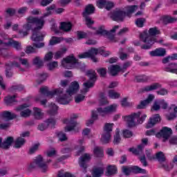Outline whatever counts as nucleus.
Wrapping results in <instances>:
<instances>
[{
	"mask_svg": "<svg viewBox=\"0 0 177 177\" xmlns=\"http://www.w3.org/2000/svg\"><path fill=\"white\" fill-rule=\"evenodd\" d=\"M55 9H56V6L51 5L46 8L47 12L44 13L43 17L40 18L33 17H28V23L23 26V29L25 30H19V34L22 35V37H26V35H28V31L32 30L33 33L31 38L32 40L36 42L33 44L35 48L39 49L45 46V43L39 42V41H44L45 34H43L39 30H42L44 24H45V19H44V18L50 16V15H52V10H55Z\"/></svg>",
	"mask_w": 177,
	"mask_h": 177,
	"instance_id": "obj_1",
	"label": "nucleus"
},
{
	"mask_svg": "<svg viewBox=\"0 0 177 177\" xmlns=\"http://www.w3.org/2000/svg\"><path fill=\"white\" fill-rule=\"evenodd\" d=\"M80 90V84L78 82L74 81L71 83V86L66 91L67 94L63 93V88H56L52 91H48V87H43L40 88L41 95L39 97H36V100H40L41 104L44 105L46 104V100H41L42 97H53L55 95H57V100L60 104H68L71 102V95L74 93H77Z\"/></svg>",
	"mask_w": 177,
	"mask_h": 177,
	"instance_id": "obj_2",
	"label": "nucleus"
},
{
	"mask_svg": "<svg viewBox=\"0 0 177 177\" xmlns=\"http://www.w3.org/2000/svg\"><path fill=\"white\" fill-rule=\"evenodd\" d=\"M86 75L88 77L89 80L83 84V89L81 90L82 94H78L75 97V103H81V102H84L85 95H86L87 92H89L91 88H93L95 86V82H96V72L92 70L87 71Z\"/></svg>",
	"mask_w": 177,
	"mask_h": 177,
	"instance_id": "obj_3",
	"label": "nucleus"
},
{
	"mask_svg": "<svg viewBox=\"0 0 177 177\" xmlns=\"http://www.w3.org/2000/svg\"><path fill=\"white\" fill-rule=\"evenodd\" d=\"M160 34V30L157 27L151 28L149 30V33L147 31H144L140 35V38L142 42L145 44L142 46V49H150L157 40L156 39V35Z\"/></svg>",
	"mask_w": 177,
	"mask_h": 177,
	"instance_id": "obj_4",
	"label": "nucleus"
},
{
	"mask_svg": "<svg viewBox=\"0 0 177 177\" xmlns=\"http://www.w3.org/2000/svg\"><path fill=\"white\" fill-rule=\"evenodd\" d=\"M140 112L133 113L131 115L123 116L122 118L127 122L129 128H133L139 124H143L147 118V115L144 114L140 117Z\"/></svg>",
	"mask_w": 177,
	"mask_h": 177,
	"instance_id": "obj_5",
	"label": "nucleus"
},
{
	"mask_svg": "<svg viewBox=\"0 0 177 177\" xmlns=\"http://www.w3.org/2000/svg\"><path fill=\"white\" fill-rule=\"evenodd\" d=\"M138 9H139L138 6H129L126 7L127 12L121 10L114 11L111 15V19L115 21H122L125 19V16L131 15L133 12H136Z\"/></svg>",
	"mask_w": 177,
	"mask_h": 177,
	"instance_id": "obj_6",
	"label": "nucleus"
},
{
	"mask_svg": "<svg viewBox=\"0 0 177 177\" xmlns=\"http://www.w3.org/2000/svg\"><path fill=\"white\" fill-rule=\"evenodd\" d=\"M96 55H102L105 57H107L110 55L109 51H104L102 49L91 48L88 52L83 54L79 55L80 59H86V57H91V60L94 63H97V58H96Z\"/></svg>",
	"mask_w": 177,
	"mask_h": 177,
	"instance_id": "obj_7",
	"label": "nucleus"
},
{
	"mask_svg": "<svg viewBox=\"0 0 177 177\" xmlns=\"http://www.w3.org/2000/svg\"><path fill=\"white\" fill-rule=\"evenodd\" d=\"M119 28V26H115L110 31H107L104 28V26H102L97 30V34H100V35H106L111 42H116L115 37H114V32H115V31Z\"/></svg>",
	"mask_w": 177,
	"mask_h": 177,
	"instance_id": "obj_8",
	"label": "nucleus"
},
{
	"mask_svg": "<svg viewBox=\"0 0 177 177\" xmlns=\"http://www.w3.org/2000/svg\"><path fill=\"white\" fill-rule=\"evenodd\" d=\"M114 124L106 123L104 127V133L102 135L101 142L104 145L109 143L111 139V132H113V126Z\"/></svg>",
	"mask_w": 177,
	"mask_h": 177,
	"instance_id": "obj_9",
	"label": "nucleus"
},
{
	"mask_svg": "<svg viewBox=\"0 0 177 177\" xmlns=\"http://www.w3.org/2000/svg\"><path fill=\"white\" fill-rule=\"evenodd\" d=\"M95 12V7L92 4H89L86 6L84 12H83V17L85 18L86 24H87L88 27H91L92 24H93V21L89 17V15H92V13Z\"/></svg>",
	"mask_w": 177,
	"mask_h": 177,
	"instance_id": "obj_10",
	"label": "nucleus"
},
{
	"mask_svg": "<svg viewBox=\"0 0 177 177\" xmlns=\"http://www.w3.org/2000/svg\"><path fill=\"white\" fill-rule=\"evenodd\" d=\"M77 118H78V115H73V116L71 117L70 119L66 118L63 120L64 124L69 125L65 127V132H71V131H74V128L77 127V121H75Z\"/></svg>",
	"mask_w": 177,
	"mask_h": 177,
	"instance_id": "obj_11",
	"label": "nucleus"
},
{
	"mask_svg": "<svg viewBox=\"0 0 177 177\" xmlns=\"http://www.w3.org/2000/svg\"><path fill=\"white\" fill-rule=\"evenodd\" d=\"M109 113L110 111H93L91 113V118L87 120L86 122V127H91V125H92L93 122H95V121L97 120L99 115H100L101 117H106V115H109Z\"/></svg>",
	"mask_w": 177,
	"mask_h": 177,
	"instance_id": "obj_12",
	"label": "nucleus"
},
{
	"mask_svg": "<svg viewBox=\"0 0 177 177\" xmlns=\"http://www.w3.org/2000/svg\"><path fill=\"white\" fill-rule=\"evenodd\" d=\"M75 64H77V59L74 56H68L62 61V66L64 68H73Z\"/></svg>",
	"mask_w": 177,
	"mask_h": 177,
	"instance_id": "obj_13",
	"label": "nucleus"
},
{
	"mask_svg": "<svg viewBox=\"0 0 177 177\" xmlns=\"http://www.w3.org/2000/svg\"><path fill=\"white\" fill-rule=\"evenodd\" d=\"M33 162L35 164L36 167L37 166L40 169H41V172H46L48 171V165L46 162H44V158L42 156H37L33 160Z\"/></svg>",
	"mask_w": 177,
	"mask_h": 177,
	"instance_id": "obj_14",
	"label": "nucleus"
},
{
	"mask_svg": "<svg viewBox=\"0 0 177 177\" xmlns=\"http://www.w3.org/2000/svg\"><path fill=\"white\" fill-rule=\"evenodd\" d=\"M156 160H158L160 163L159 168H163L165 171H169V167L167 164H164L167 158H165V155L162 151H159L156 155Z\"/></svg>",
	"mask_w": 177,
	"mask_h": 177,
	"instance_id": "obj_15",
	"label": "nucleus"
},
{
	"mask_svg": "<svg viewBox=\"0 0 177 177\" xmlns=\"http://www.w3.org/2000/svg\"><path fill=\"white\" fill-rule=\"evenodd\" d=\"M160 109H162V110H167L168 109V102L165 100H156L154 101L152 109L154 111H158Z\"/></svg>",
	"mask_w": 177,
	"mask_h": 177,
	"instance_id": "obj_16",
	"label": "nucleus"
},
{
	"mask_svg": "<svg viewBox=\"0 0 177 177\" xmlns=\"http://www.w3.org/2000/svg\"><path fill=\"white\" fill-rule=\"evenodd\" d=\"M91 160V156L88 153H85L80 158L79 165L83 169L84 174H86V168H88V161Z\"/></svg>",
	"mask_w": 177,
	"mask_h": 177,
	"instance_id": "obj_17",
	"label": "nucleus"
},
{
	"mask_svg": "<svg viewBox=\"0 0 177 177\" xmlns=\"http://www.w3.org/2000/svg\"><path fill=\"white\" fill-rule=\"evenodd\" d=\"M0 45L3 46H12L16 50H21V44L12 39H10L7 43H3V41L0 39Z\"/></svg>",
	"mask_w": 177,
	"mask_h": 177,
	"instance_id": "obj_18",
	"label": "nucleus"
},
{
	"mask_svg": "<svg viewBox=\"0 0 177 177\" xmlns=\"http://www.w3.org/2000/svg\"><path fill=\"white\" fill-rule=\"evenodd\" d=\"M161 121V116L158 114H155L152 117L149 118V120L147 124L145 126L147 129H150V128H153L156 124H158Z\"/></svg>",
	"mask_w": 177,
	"mask_h": 177,
	"instance_id": "obj_19",
	"label": "nucleus"
},
{
	"mask_svg": "<svg viewBox=\"0 0 177 177\" xmlns=\"http://www.w3.org/2000/svg\"><path fill=\"white\" fill-rule=\"evenodd\" d=\"M153 100H154V95H153V94H149L146 100L140 101V104L137 105L138 110H143L146 109Z\"/></svg>",
	"mask_w": 177,
	"mask_h": 177,
	"instance_id": "obj_20",
	"label": "nucleus"
},
{
	"mask_svg": "<svg viewBox=\"0 0 177 177\" xmlns=\"http://www.w3.org/2000/svg\"><path fill=\"white\" fill-rule=\"evenodd\" d=\"M45 122L47 124H45V123H41L38 125L37 129L39 131H45V129H46L48 128V127H49L50 125H51L52 128H55V125H56V120L53 118L47 119L45 121Z\"/></svg>",
	"mask_w": 177,
	"mask_h": 177,
	"instance_id": "obj_21",
	"label": "nucleus"
},
{
	"mask_svg": "<svg viewBox=\"0 0 177 177\" xmlns=\"http://www.w3.org/2000/svg\"><path fill=\"white\" fill-rule=\"evenodd\" d=\"M12 67L20 68V64L17 62H10L6 65V75L8 78H10L13 75V73L10 71Z\"/></svg>",
	"mask_w": 177,
	"mask_h": 177,
	"instance_id": "obj_22",
	"label": "nucleus"
},
{
	"mask_svg": "<svg viewBox=\"0 0 177 177\" xmlns=\"http://www.w3.org/2000/svg\"><path fill=\"white\" fill-rule=\"evenodd\" d=\"M158 135L163 138V139H165L166 140H168L169 138H171V135H172V129L167 127H164L162 128V129L158 133Z\"/></svg>",
	"mask_w": 177,
	"mask_h": 177,
	"instance_id": "obj_23",
	"label": "nucleus"
},
{
	"mask_svg": "<svg viewBox=\"0 0 177 177\" xmlns=\"http://www.w3.org/2000/svg\"><path fill=\"white\" fill-rule=\"evenodd\" d=\"M1 118L3 120V121H12V120H15V118H17V115L12 113L9 111L3 112L1 115Z\"/></svg>",
	"mask_w": 177,
	"mask_h": 177,
	"instance_id": "obj_24",
	"label": "nucleus"
},
{
	"mask_svg": "<svg viewBox=\"0 0 177 177\" xmlns=\"http://www.w3.org/2000/svg\"><path fill=\"white\" fill-rule=\"evenodd\" d=\"M16 97L17 96L16 95H8L4 98L5 104L7 106H13L15 103H17V100H16Z\"/></svg>",
	"mask_w": 177,
	"mask_h": 177,
	"instance_id": "obj_25",
	"label": "nucleus"
},
{
	"mask_svg": "<svg viewBox=\"0 0 177 177\" xmlns=\"http://www.w3.org/2000/svg\"><path fill=\"white\" fill-rule=\"evenodd\" d=\"M121 67L118 65H111L108 68V71L110 73L111 75L115 76L121 71Z\"/></svg>",
	"mask_w": 177,
	"mask_h": 177,
	"instance_id": "obj_26",
	"label": "nucleus"
},
{
	"mask_svg": "<svg viewBox=\"0 0 177 177\" xmlns=\"http://www.w3.org/2000/svg\"><path fill=\"white\" fill-rule=\"evenodd\" d=\"M166 53H167V51L165 50V48H156L155 50L151 51L149 53L151 56H159V57L165 56Z\"/></svg>",
	"mask_w": 177,
	"mask_h": 177,
	"instance_id": "obj_27",
	"label": "nucleus"
},
{
	"mask_svg": "<svg viewBox=\"0 0 177 177\" xmlns=\"http://www.w3.org/2000/svg\"><path fill=\"white\" fill-rule=\"evenodd\" d=\"M129 151L135 156H140L143 153V145H139L137 148L131 147L129 149Z\"/></svg>",
	"mask_w": 177,
	"mask_h": 177,
	"instance_id": "obj_28",
	"label": "nucleus"
},
{
	"mask_svg": "<svg viewBox=\"0 0 177 177\" xmlns=\"http://www.w3.org/2000/svg\"><path fill=\"white\" fill-rule=\"evenodd\" d=\"M13 137H8L4 142H1V147L3 149H9L12 146V143L14 142Z\"/></svg>",
	"mask_w": 177,
	"mask_h": 177,
	"instance_id": "obj_29",
	"label": "nucleus"
},
{
	"mask_svg": "<svg viewBox=\"0 0 177 177\" xmlns=\"http://www.w3.org/2000/svg\"><path fill=\"white\" fill-rule=\"evenodd\" d=\"M161 86L158 83H154L150 86H146L145 87L142 88V92H150L151 91H156V89H158Z\"/></svg>",
	"mask_w": 177,
	"mask_h": 177,
	"instance_id": "obj_30",
	"label": "nucleus"
},
{
	"mask_svg": "<svg viewBox=\"0 0 177 177\" xmlns=\"http://www.w3.org/2000/svg\"><path fill=\"white\" fill-rule=\"evenodd\" d=\"M73 25L70 22H61L59 29L65 32H68V31H71V28Z\"/></svg>",
	"mask_w": 177,
	"mask_h": 177,
	"instance_id": "obj_31",
	"label": "nucleus"
},
{
	"mask_svg": "<svg viewBox=\"0 0 177 177\" xmlns=\"http://www.w3.org/2000/svg\"><path fill=\"white\" fill-rule=\"evenodd\" d=\"M117 109H118V104H113L106 106L104 108V109H103L102 107H100L97 109V111H115Z\"/></svg>",
	"mask_w": 177,
	"mask_h": 177,
	"instance_id": "obj_32",
	"label": "nucleus"
},
{
	"mask_svg": "<svg viewBox=\"0 0 177 177\" xmlns=\"http://www.w3.org/2000/svg\"><path fill=\"white\" fill-rule=\"evenodd\" d=\"M117 172H118V169L117 168V166H115V165H109L106 167V174L109 176H110L111 175H115V174H117Z\"/></svg>",
	"mask_w": 177,
	"mask_h": 177,
	"instance_id": "obj_33",
	"label": "nucleus"
},
{
	"mask_svg": "<svg viewBox=\"0 0 177 177\" xmlns=\"http://www.w3.org/2000/svg\"><path fill=\"white\" fill-rule=\"evenodd\" d=\"M104 174V170L102 167H95L93 169V177H102V175Z\"/></svg>",
	"mask_w": 177,
	"mask_h": 177,
	"instance_id": "obj_34",
	"label": "nucleus"
},
{
	"mask_svg": "<svg viewBox=\"0 0 177 177\" xmlns=\"http://www.w3.org/2000/svg\"><path fill=\"white\" fill-rule=\"evenodd\" d=\"M165 71L177 75V64H170L169 66L165 68Z\"/></svg>",
	"mask_w": 177,
	"mask_h": 177,
	"instance_id": "obj_35",
	"label": "nucleus"
},
{
	"mask_svg": "<svg viewBox=\"0 0 177 177\" xmlns=\"http://www.w3.org/2000/svg\"><path fill=\"white\" fill-rule=\"evenodd\" d=\"M131 174H146L147 171L145 169H142L138 166L131 167Z\"/></svg>",
	"mask_w": 177,
	"mask_h": 177,
	"instance_id": "obj_36",
	"label": "nucleus"
},
{
	"mask_svg": "<svg viewBox=\"0 0 177 177\" xmlns=\"http://www.w3.org/2000/svg\"><path fill=\"white\" fill-rule=\"evenodd\" d=\"M93 154H94L95 157H97V158L103 157V156H104L103 149H102L99 147H95L94 148Z\"/></svg>",
	"mask_w": 177,
	"mask_h": 177,
	"instance_id": "obj_37",
	"label": "nucleus"
},
{
	"mask_svg": "<svg viewBox=\"0 0 177 177\" xmlns=\"http://www.w3.org/2000/svg\"><path fill=\"white\" fill-rule=\"evenodd\" d=\"M17 59L18 62L24 66V68H30V62H28V59L22 58L21 57H18Z\"/></svg>",
	"mask_w": 177,
	"mask_h": 177,
	"instance_id": "obj_38",
	"label": "nucleus"
},
{
	"mask_svg": "<svg viewBox=\"0 0 177 177\" xmlns=\"http://www.w3.org/2000/svg\"><path fill=\"white\" fill-rule=\"evenodd\" d=\"M108 96L111 99H118L121 97V94L114 90H109L108 92Z\"/></svg>",
	"mask_w": 177,
	"mask_h": 177,
	"instance_id": "obj_39",
	"label": "nucleus"
},
{
	"mask_svg": "<svg viewBox=\"0 0 177 177\" xmlns=\"http://www.w3.org/2000/svg\"><path fill=\"white\" fill-rule=\"evenodd\" d=\"M24 143H26V140L21 137H19L15 141V147L16 149H20V147H21Z\"/></svg>",
	"mask_w": 177,
	"mask_h": 177,
	"instance_id": "obj_40",
	"label": "nucleus"
},
{
	"mask_svg": "<svg viewBox=\"0 0 177 177\" xmlns=\"http://www.w3.org/2000/svg\"><path fill=\"white\" fill-rule=\"evenodd\" d=\"M67 52V48H63L61 50H58L57 53H55L54 55V59L57 60V59H60L61 57H63V55Z\"/></svg>",
	"mask_w": 177,
	"mask_h": 177,
	"instance_id": "obj_41",
	"label": "nucleus"
},
{
	"mask_svg": "<svg viewBox=\"0 0 177 177\" xmlns=\"http://www.w3.org/2000/svg\"><path fill=\"white\" fill-rule=\"evenodd\" d=\"M28 107H30V104H21V105H19L16 108V111H31L30 110V109H28Z\"/></svg>",
	"mask_w": 177,
	"mask_h": 177,
	"instance_id": "obj_42",
	"label": "nucleus"
},
{
	"mask_svg": "<svg viewBox=\"0 0 177 177\" xmlns=\"http://www.w3.org/2000/svg\"><path fill=\"white\" fill-rule=\"evenodd\" d=\"M33 64L37 67H42L44 66V61L39 57H35L32 60Z\"/></svg>",
	"mask_w": 177,
	"mask_h": 177,
	"instance_id": "obj_43",
	"label": "nucleus"
},
{
	"mask_svg": "<svg viewBox=\"0 0 177 177\" xmlns=\"http://www.w3.org/2000/svg\"><path fill=\"white\" fill-rule=\"evenodd\" d=\"M122 107H132L133 106V102H128V99L127 97L123 98L121 101Z\"/></svg>",
	"mask_w": 177,
	"mask_h": 177,
	"instance_id": "obj_44",
	"label": "nucleus"
},
{
	"mask_svg": "<svg viewBox=\"0 0 177 177\" xmlns=\"http://www.w3.org/2000/svg\"><path fill=\"white\" fill-rule=\"evenodd\" d=\"M60 42H62V37H53L50 40L49 45L53 46V45H57Z\"/></svg>",
	"mask_w": 177,
	"mask_h": 177,
	"instance_id": "obj_45",
	"label": "nucleus"
},
{
	"mask_svg": "<svg viewBox=\"0 0 177 177\" xmlns=\"http://www.w3.org/2000/svg\"><path fill=\"white\" fill-rule=\"evenodd\" d=\"M176 114L177 111L169 112V113H167L165 115L166 120L168 121H172V120H175V118H176Z\"/></svg>",
	"mask_w": 177,
	"mask_h": 177,
	"instance_id": "obj_46",
	"label": "nucleus"
},
{
	"mask_svg": "<svg viewBox=\"0 0 177 177\" xmlns=\"http://www.w3.org/2000/svg\"><path fill=\"white\" fill-rule=\"evenodd\" d=\"M57 136L60 142H65V140H67V136L63 131L57 133Z\"/></svg>",
	"mask_w": 177,
	"mask_h": 177,
	"instance_id": "obj_47",
	"label": "nucleus"
},
{
	"mask_svg": "<svg viewBox=\"0 0 177 177\" xmlns=\"http://www.w3.org/2000/svg\"><path fill=\"white\" fill-rule=\"evenodd\" d=\"M32 115L35 120H42L44 118V113L42 111H34Z\"/></svg>",
	"mask_w": 177,
	"mask_h": 177,
	"instance_id": "obj_48",
	"label": "nucleus"
},
{
	"mask_svg": "<svg viewBox=\"0 0 177 177\" xmlns=\"http://www.w3.org/2000/svg\"><path fill=\"white\" fill-rule=\"evenodd\" d=\"M149 77L145 75H141L136 77V80L137 82H146V81H148Z\"/></svg>",
	"mask_w": 177,
	"mask_h": 177,
	"instance_id": "obj_49",
	"label": "nucleus"
},
{
	"mask_svg": "<svg viewBox=\"0 0 177 177\" xmlns=\"http://www.w3.org/2000/svg\"><path fill=\"white\" fill-rule=\"evenodd\" d=\"M174 21H176V18L169 16H165L163 17V23H165V24H168V23H174Z\"/></svg>",
	"mask_w": 177,
	"mask_h": 177,
	"instance_id": "obj_50",
	"label": "nucleus"
},
{
	"mask_svg": "<svg viewBox=\"0 0 177 177\" xmlns=\"http://www.w3.org/2000/svg\"><path fill=\"white\" fill-rule=\"evenodd\" d=\"M120 142H121V138L120 137V131H118V129H117L115 135L114 136L113 143L114 145H118Z\"/></svg>",
	"mask_w": 177,
	"mask_h": 177,
	"instance_id": "obj_51",
	"label": "nucleus"
},
{
	"mask_svg": "<svg viewBox=\"0 0 177 177\" xmlns=\"http://www.w3.org/2000/svg\"><path fill=\"white\" fill-rule=\"evenodd\" d=\"M122 171L123 174H124V175H126V176H129V175H131V174H132L131 167H128L127 166H122Z\"/></svg>",
	"mask_w": 177,
	"mask_h": 177,
	"instance_id": "obj_52",
	"label": "nucleus"
},
{
	"mask_svg": "<svg viewBox=\"0 0 177 177\" xmlns=\"http://www.w3.org/2000/svg\"><path fill=\"white\" fill-rule=\"evenodd\" d=\"M57 177H74L73 174L70 172H63V170H61L58 172Z\"/></svg>",
	"mask_w": 177,
	"mask_h": 177,
	"instance_id": "obj_53",
	"label": "nucleus"
},
{
	"mask_svg": "<svg viewBox=\"0 0 177 177\" xmlns=\"http://www.w3.org/2000/svg\"><path fill=\"white\" fill-rule=\"evenodd\" d=\"M122 135L124 138H132V136H133V133H132V131H131L129 129H125L122 132Z\"/></svg>",
	"mask_w": 177,
	"mask_h": 177,
	"instance_id": "obj_54",
	"label": "nucleus"
},
{
	"mask_svg": "<svg viewBox=\"0 0 177 177\" xmlns=\"http://www.w3.org/2000/svg\"><path fill=\"white\" fill-rule=\"evenodd\" d=\"M100 99L101 104H106V103H107V97H106V94H104V93H101L100 94Z\"/></svg>",
	"mask_w": 177,
	"mask_h": 177,
	"instance_id": "obj_55",
	"label": "nucleus"
},
{
	"mask_svg": "<svg viewBox=\"0 0 177 177\" xmlns=\"http://www.w3.org/2000/svg\"><path fill=\"white\" fill-rule=\"evenodd\" d=\"M77 36L79 39H84V38H86V37H88V35L85 32L79 30L77 32Z\"/></svg>",
	"mask_w": 177,
	"mask_h": 177,
	"instance_id": "obj_56",
	"label": "nucleus"
},
{
	"mask_svg": "<svg viewBox=\"0 0 177 177\" xmlns=\"http://www.w3.org/2000/svg\"><path fill=\"white\" fill-rule=\"evenodd\" d=\"M35 168H37V165L34 163V162H32L29 165H28L26 171L28 172H32V171H34Z\"/></svg>",
	"mask_w": 177,
	"mask_h": 177,
	"instance_id": "obj_57",
	"label": "nucleus"
},
{
	"mask_svg": "<svg viewBox=\"0 0 177 177\" xmlns=\"http://www.w3.org/2000/svg\"><path fill=\"white\" fill-rule=\"evenodd\" d=\"M106 0H97V6L100 9H103V8H106Z\"/></svg>",
	"mask_w": 177,
	"mask_h": 177,
	"instance_id": "obj_58",
	"label": "nucleus"
},
{
	"mask_svg": "<svg viewBox=\"0 0 177 177\" xmlns=\"http://www.w3.org/2000/svg\"><path fill=\"white\" fill-rule=\"evenodd\" d=\"M145 18H138L136 21V24L137 27H143V26L145 24Z\"/></svg>",
	"mask_w": 177,
	"mask_h": 177,
	"instance_id": "obj_59",
	"label": "nucleus"
},
{
	"mask_svg": "<svg viewBox=\"0 0 177 177\" xmlns=\"http://www.w3.org/2000/svg\"><path fill=\"white\" fill-rule=\"evenodd\" d=\"M59 64H57V62L54 61L53 62H50L49 64H47V67L48 68L49 70H54V68H56Z\"/></svg>",
	"mask_w": 177,
	"mask_h": 177,
	"instance_id": "obj_60",
	"label": "nucleus"
},
{
	"mask_svg": "<svg viewBox=\"0 0 177 177\" xmlns=\"http://www.w3.org/2000/svg\"><path fill=\"white\" fill-rule=\"evenodd\" d=\"M48 78V74L47 73H42L40 74L39 76V82L38 84H42L45 80Z\"/></svg>",
	"mask_w": 177,
	"mask_h": 177,
	"instance_id": "obj_61",
	"label": "nucleus"
},
{
	"mask_svg": "<svg viewBox=\"0 0 177 177\" xmlns=\"http://www.w3.org/2000/svg\"><path fill=\"white\" fill-rule=\"evenodd\" d=\"M35 52H37L35 48L31 46H28L26 47V53H27L28 55L30 53H35Z\"/></svg>",
	"mask_w": 177,
	"mask_h": 177,
	"instance_id": "obj_62",
	"label": "nucleus"
},
{
	"mask_svg": "<svg viewBox=\"0 0 177 177\" xmlns=\"http://www.w3.org/2000/svg\"><path fill=\"white\" fill-rule=\"evenodd\" d=\"M97 71L101 77H105L106 74H107V71L104 68H101L100 69H97Z\"/></svg>",
	"mask_w": 177,
	"mask_h": 177,
	"instance_id": "obj_63",
	"label": "nucleus"
},
{
	"mask_svg": "<svg viewBox=\"0 0 177 177\" xmlns=\"http://www.w3.org/2000/svg\"><path fill=\"white\" fill-rule=\"evenodd\" d=\"M169 142L170 145H173L174 146H177V136H172L169 140Z\"/></svg>",
	"mask_w": 177,
	"mask_h": 177,
	"instance_id": "obj_64",
	"label": "nucleus"
}]
</instances>
